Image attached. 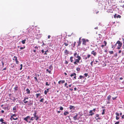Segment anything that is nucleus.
<instances>
[{
	"label": "nucleus",
	"instance_id": "1",
	"mask_svg": "<svg viewBox=\"0 0 124 124\" xmlns=\"http://www.w3.org/2000/svg\"><path fill=\"white\" fill-rule=\"evenodd\" d=\"M29 98L27 97H24V99L23 100V102L24 103L26 104L28 103V105H31L33 104V101L31 100H30L28 102L27 100Z\"/></svg>",
	"mask_w": 124,
	"mask_h": 124
},
{
	"label": "nucleus",
	"instance_id": "2",
	"mask_svg": "<svg viewBox=\"0 0 124 124\" xmlns=\"http://www.w3.org/2000/svg\"><path fill=\"white\" fill-rule=\"evenodd\" d=\"M34 113L33 114V115L34 116V117L36 118L35 120H37L39 118L38 116H37V111H36L34 110Z\"/></svg>",
	"mask_w": 124,
	"mask_h": 124
},
{
	"label": "nucleus",
	"instance_id": "3",
	"mask_svg": "<svg viewBox=\"0 0 124 124\" xmlns=\"http://www.w3.org/2000/svg\"><path fill=\"white\" fill-rule=\"evenodd\" d=\"M30 119V117L29 116H28L24 118L23 120L26 121L27 122H28L29 123H31V121H29L28 119Z\"/></svg>",
	"mask_w": 124,
	"mask_h": 124
},
{
	"label": "nucleus",
	"instance_id": "4",
	"mask_svg": "<svg viewBox=\"0 0 124 124\" xmlns=\"http://www.w3.org/2000/svg\"><path fill=\"white\" fill-rule=\"evenodd\" d=\"M69 42L68 40H65L63 45H64L66 46H67L69 45Z\"/></svg>",
	"mask_w": 124,
	"mask_h": 124
},
{
	"label": "nucleus",
	"instance_id": "5",
	"mask_svg": "<svg viewBox=\"0 0 124 124\" xmlns=\"http://www.w3.org/2000/svg\"><path fill=\"white\" fill-rule=\"evenodd\" d=\"M76 74L75 73H72V74H71V75H70V76L71 77H72L73 76H74L73 79V80L75 79H76Z\"/></svg>",
	"mask_w": 124,
	"mask_h": 124
},
{
	"label": "nucleus",
	"instance_id": "6",
	"mask_svg": "<svg viewBox=\"0 0 124 124\" xmlns=\"http://www.w3.org/2000/svg\"><path fill=\"white\" fill-rule=\"evenodd\" d=\"M13 60H15L16 62V64H18L19 63V62L18 61L17 58L15 56H14L13 59Z\"/></svg>",
	"mask_w": 124,
	"mask_h": 124
},
{
	"label": "nucleus",
	"instance_id": "7",
	"mask_svg": "<svg viewBox=\"0 0 124 124\" xmlns=\"http://www.w3.org/2000/svg\"><path fill=\"white\" fill-rule=\"evenodd\" d=\"M78 59H76L75 60V61L77 63H78L79 62V61L81 59V58L80 57L78 56L77 57Z\"/></svg>",
	"mask_w": 124,
	"mask_h": 124
},
{
	"label": "nucleus",
	"instance_id": "8",
	"mask_svg": "<svg viewBox=\"0 0 124 124\" xmlns=\"http://www.w3.org/2000/svg\"><path fill=\"white\" fill-rule=\"evenodd\" d=\"M89 113L90 114H89L88 115L89 116H92L94 114V113L93 112V110H90L89 111Z\"/></svg>",
	"mask_w": 124,
	"mask_h": 124
},
{
	"label": "nucleus",
	"instance_id": "9",
	"mask_svg": "<svg viewBox=\"0 0 124 124\" xmlns=\"http://www.w3.org/2000/svg\"><path fill=\"white\" fill-rule=\"evenodd\" d=\"M9 99L12 100L13 101H16V99L13 96H9Z\"/></svg>",
	"mask_w": 124,
	"mask_h": 124
},
{
	"label": "nucleus",
	"instance_id": "10",
	"mask_svg": "<svg viewBox=\"0 0 124 124\" xmlns=\"http://www.w3.org/2000/svg\"><path fill=\"white\" fill-rule=\"evenodd\" d=\"M82 44L84 45H86V42L85 41V39H82Z\"/></svg>",
	"mask_w": 124,
	"mask_h": 124
},
{
	"label": "nucleus",
	"instance_id": "11",
	"mask_svg": "<svg viewBox=\"0 0 124 124\" xmlns=\"http://www.w3.org/2000/svg\"><path fill=\"white\" fill-rule=\"evenodd\" d=\"M114 17L115 18H120L121 17V16L119 15H117L116 14H115L114 16Z\"/></svg>",
	"mask_w": 124,
	"mask_h": 124
},
{
	"label": "nucleus",
	"instance_id": "12",
	"mask_svg": "<svg viewBox=\"0 0 124 124\" xmlns=\"http://www.w3.org/2000/svg\"><path fill=\"white\" fill-rule=\"evenodd\" d=\"M116 44H118L119 46L120 47H121L122 44V43L119 40L117 41L116 42Z\"/></svg>",
	"mask_w": 124,
	"mask_h": 124
},
{
	"label": "nucleus",
	"instance_id": "13",
	"mask_svg": "<svg viewBox=\"0 0 124 124\" xmlns=\"http://www.w3.org/2000/svg\"><path fill=\"white\" fill-rule=\"evenodd\" d=\"M91 54L94 56H95L97 54L96 52L94 50H93L92 51Z\"/></svg>",
	"mask_w": 124,
	"mask_h": 124
},
{
	"label": "nucleus",
	"instance_id": "14",
	"mask_svg": "<svg viewBox=\"0 0 124 124\" xmlns=\"http://www.w3.org/2000/svg\"><path fill=\"white\" fill-rule=\"evenodd\" d=\"M65 82L64 80H61L59 81L58 82V84H63Z\"/></svg>",
	"mask_w": 124,
	"mask_h": 124
},
{
	"label": "nucleus",
	"instance_id": "15",
	"mask_svg": "<svg viewBox=\"0 0 124 124\" xmlns=\"http://www.w3.org/2000/svg\"><path fill=\"white\" fill-rule=\"evenodd\" d=\"M74 57L77 58V57L79 56L78 55V54H77V52H75V53L74 54Z\"/></svg>",
	"mask_w": 124,
	"mask_h": 124
},
{
	"label": "nucleus",
	"instance_id": "16",
	"mask_svg": "<svg viewBox=\"0 0 124 124\" xmlns=\"http://www.w3.org/2000/svg\"><path fill=\"white\" fill-rule=\"evenodd\" d=\"M27 29L29 33H30L33 30L32 28H29Z\"/></svg>",
	"mask_w": 124,
	"mask_h": 124
},
{
	"label": "nucleus",
	"instance_id": "17",
	"mask_svg": "<svg viewBox=\"0 0 124 124\" xmlns=\"http://www.w3.org/2000/svg\"><path fill=\"white\" fill-rule=\"evenodd\" d=\"M14 91H16L18 90V87L17 85H16V86L14 88Z\"/></svg>",
	"mask_w": 124,
	"mask_h": 124
},
{
	"label": "nucleus",
	"instance_id": "18",
	"mask_svg": "<svg viewBox=\"0 0 124 124\" xmlns=\"http://www.w3.org/2000/svg\"><path fill=\"white\" fill-rule=\"evenodd\" d=\"M69 52L66 49L65 50L64 53L65 54L67 55L69 54Z\"/></svg>",
	"mask_w": 124,
	"mask_h": 124
},
{
	"label": "nucleus",
	"instance_id": "19",
	"mask_svg": "<svg viewBox=\"0 0 124 124\" xmlns=\"http://www.w3.org/2000/svg\"><path fill=\"white\" fill-rule=\"evenodd\" d=\"M49 88H47L46 89V90H45L44 91V93L46 95L47 94V93L49 92Z\"/></svg>",
	"mask_w": 124,
	"mask_h": 124
},
{
	"label": "nucleus",
	"instance_id": "20",
	"mask_svg": "<svg viewBox=\"0 0 124 124\" xmlns=\"http://www.w3.org/2000/svg\"><path fill=\"white\" fill-rule=\"evenodd\" d=\"M78 116V114H76V115L73 117V118L74 120H76L77 119V117Z\"/></svg>",
	"mask_w": 124,
	"mask_h": 124
},
{
	"label": "nucleus",
	"instance_id": "21",
	"mask_svg": "<svg viewBox=\"0 0 124 124\" xmlns=\"http://www.w3.org/2000/svg\"><path fill=\"white\" fill-rule=\"evenodd\" d=\"M84 77L82 75H80L79 77L78 78V79H84Z\"/></svg>",
	"mask_w": 124,
	"mask_h": 124
},
{
	"label": "nucleus",
	"instance_id": "22",
	"mask_svg": "<svg viewBox=\"0 0 124 124\" xmlns=\"http://www.w3.org/2000/svg\"><path fill=\"white\" fill-rule=\"evenodd\" d=\"M111 96L110 95H109L107 97V99L108 101H110V100L111 98Z\"/></svg>",
	"mask_w": 124,
	"mask_h": 124
},
{
	"label": "nucleus",
	"instance_id": "23",
	"mask_svg": "<svg viewBox=\"0 0 124 124\" xmlns=\"http://www.w3.org/2000/svg\"><path fill=\"white\" fill-rule=\"evenodd\" d=\"M13 112L15 113L16 111V106L14 107L13 108Z\"/></svg>",
	"mask_w": 124,
	"mask_h": 124
},
{
	"label": "nucleus",
	"instance_id": "24",
	"mask_svg": "<svg viewBox=\"0 0 124 124\" xmlns=\"http://www.w3.org/2000/svg\"><path fill=\"white\" fill-rule=\"evenodd\" d=\"M26 91L27 94H29L30 93V91L28 88L26 89Z\"/></svg>",
	"mask_w": 124,
	"mask_h": 124
},
{
	"label": "nucleus",
	"instance_id": "25",
	"mask_svg": "<svg viewBox=\"0 0 124 124\" xmlns=\"http://www.w3.org/2000/svg\"><path fill=\"white\" fill-rule=\"evenodd\" d=\"M78 46H79L80 44H81V41H78Z\"/></svg>",
	"mask_w": 124,
	"mask_h": 124
},
{
	"label": "nucleus",
	"instance_id": "26",
	"mask_svg": "<svg viewBox=\"0 0 124 124\" xmlns=\"http://www.w3.org/2000/svg\"><path fill=\"white\" fill-rule=\"evenodd\" d=\"M69 114V112L67 111H65L64 113V115L65 116L67 115V114Z\"/></svg>",
	"mask_w": 124,
	"mask_h": 124
},
{
	"label": "nucleus",
	"instance_id": "27",
	"mask_svg": "<svg viewBox=\"0 0 124 124\" xmlns=\"http://www.w3.org/2000/svg\"><path fill=\"white\" fill-rule=\"evenodd\" d=\"M26 41V39H24L23 40H22L21 41V42L23 44H24L25 43V42Z\"/></svg>",
	"mask_w": 124,
	"mask_h": 124
},
{
	"label": "nucleus",
	"instance_id": "28",
	"mask_svg": "<svg viewBox=\"0 0 124 124\" xmlns=\"http://www.w3.org/2000/svg\"><path fill=\"white\" fill-rule=\"evenodd\" d=\"M44 99L43 98H41V99L39 100V102H43Z\"/></svg>",
	"mask_w": 124,
	"mask_h": 124
},
{
	"label": "nucleus",
	"instance_id": "29",
	"mask_svg": "<svg viewBox=\"0 0 124 124\" xmlns=\"http://www.w3.org/2000/svg\"><path fill=\"white\" fill-rule=\"evenodd\" d=\"M73 57L72 56H71V57H70V62H73Z\"/></svg>",
	"mask_w": 124,
	"mask_h": 124
},
{
	"label": "nucleus",
	"instance_id": "30",
	"mask_svg": "<svg viewBox=\"0 0 124 124\" xmlns=\"http://www.w3.org/2000/svg\"><path fill=\"white\" fill-rule=\"evenodd\" d=\"M67 83H66L64 84V86L66 87L67 88H68V86H67Z\"/></svg>",
	"mask_w": 124,
	"mask_h": 124
},
{
	"label": "nucleus",
	"instance_id": "31",
	"mask_svg": "<svg viewBox=\"0 0 124 124\" xmlns=\"http://www.w3.org/2000/svg\"><path fill=\"white\" fill-rule=\"evenodd\" d=\"M40 95V93H37L36 94V98H38V97Z\"/></svg>",
	"mask_w": 124,
	"mask_h": 124
},
{
	"label": "nucleus",
	"instance_id": "32",
	"mask_svg": "<svg viewBox=\"0 0 124 124\" xmlns=\"http://www.w3.org/2000/svg\"><path fill=\"white\" fill-rule=\"evenodd\" d=\"M109 53L110 54H112L114 53V52L113 51H109Z\"/></svg>",
	"mask_w": 124,
	"mask_h": 124
},
{
	"label": "nucleus",
	"instance_id": "33",
	"mask_svg": "<svg viewBox=\"0 0 124 124\" xmlns=\"http://www.w3.org/2000/svg\"><path fill=\"white\" fill-rule=\"evenodd\" d=\"M74 108V107L73 106L70 105V109H72L73 108Z\"/></svg>",
	"mask_w": 124,
	"mask_h": 124
},
{
	"label": "nucleus",
	"instance_id": "34",
	"mask_svg": "<svg viewBox=\"0 0 124 124\" xmlns=\"http://www.w3.org/2000/svg\"><path fill=\"white\" fill-rule=\"evenodd\" d=\"M4 120L2 118H1L0 119V122H1V123L4 122Z\"/></svg>",
	"mask_w": 124,
	"mask_h": 124
},
{
	"label": "nucleus",
	"instance_id": "35",
	"mask_svg": "<svg viewBox=\"0 0 124 124\" xmlns=\"http://www.w3.org/2000/svg\"><path fill=\"white\" fill-rule=\"evenodd\" d=\"M105 109H104L102 110V115H103L104 114H105Z\"/></svg>",
	"mask_w": 124,
	"mask_h": 124
},
{
	"label": "nucleus",
	"instance_id": "36",
	"mask_svg": "<svg viewBox=\"0 0 124 124\" xmlns=\"http://www.w3.org/2000/svg\"><path fill=\"white\" fill-rule=\"evenodd\" d=\"M91 55L90 54H88L87 55V57L88 59L91 56Z\"/></svg>",
	"mask_w": 124,
	"mask_h": 124
},
{
	"label": "nucleus",
	"instance_id": "37",
	"mask_svg": "<svg viewBox=\"0 0 124 124\" xmlns=\"http://www.w3.org/2000/svg\"><path fill=\"white\" fill-rule=\"evenodd\" d=\"M34 117H32L31 118H30V120L33 121L34 120Z\"/></svg>",
	"mask_w": 124,
	"mask_h": 124
},
{
	"label": "nucleus",
	"instance_id": "38",
	"mask_svg": "<svg viewBox=\"0 0 124 124\" xmlns=\"http://www.w3.org/2000/svg\"><path fill=\"white\" fill-rule=\"evenodd\" d=\"M103 42L105 44L104 46H106L107 44V42L106 41L104 40V41Z\"/></svg>",
	"mask_w": 124,
	"mask_h": 124
},
{
	"label": "nucleus",
	"instance_id": "39",
	"mask_svg": "<svg viewBox=\"0 0 124 124\" xmlns=\"http://www.w3.org/2000/svg\"><path fill=\"white\" fill-rule=\"evenodd\" d=\"M63 108L61 106L60 107V109L61 110H63Z\"/></svg>",
	"mask_w": 124,
	"mask_h": 124
},
{
	"label": "nucleus",
	"instance_id": "40",
	"mask_svg": "<svg viewBox=\"0 0 124 124\" xmlns=\"http://www.w3.org/2000/svg\"><path fill=\"white\" fill-rule=\"evenodd\" d=\"M25 46H24L23 47H21L20 48V49L21 50L23 49H24V48H25Z\"/></svg>",
	"mask_w": 124,
	"mask_h": 124
},
{
	"label": "nucleus",
	"instance_id": "41",
	"mask_svg": "<svg viewBox=\"0 0 124 124\" xmlns=\"http://www.w3.org/2000/svg\"><path fill=\"white\" fill-rule=\"evenodd\" d=\"M76 70L78 71H79L80 70V69L79 68H76Z\"/></svg>",
	"mask_w": 124,
	"mask_h": 124
},
{
	"label": "nucleus",
	"instance_id": "42",
	"mask_svg": "<svg viewBox=\"0 0 124 124\" xmlns=\"http://www.w3.org/2000/svg\"><path fill=\"white\" fill-rule=\"evenodd\" d=\"M116 114V116H119V113H118L117 112L116 113H115Z\"/></svg>",
	"mask_w": 124,
	"mask_h": 124
},
{
	"label": "nucleus",
	"instance_id": "43",
	"mask_svg": "<svg viewBox=\"0 0 124 124\" xmlns=\"http://www.w3.org/2000/svg\"><path fill=\"white\" fill-rule=\"evenodd\" d=\"M50 84H48V82H46V85L49 86Z\"/></svg>",
	"mask_w": 124,
	"mask_h": 124
},
{
	"label": "nucleus",
	"instance_id": "44",
	"mask_svg": "<svg viewBox=\"0 0 124 124\" xmlns=\"http://www.w3.org/2000/svg\"><path fill=\"white\" fill-rule=\"evenodd\" d=\"M1 62L2 63V67H3L4 66V63L2 61H1Z\"/></svg>",
	"mask_w": 124,
	"mask_h": 124
},
{
	"label": "nucleus",
	"instance_id": "45",
	"mask_svg": "<svg viewBox=\"0 0 124 124\" xmlns=\"http://www.w3.org/2000/svg\"><path fill=\"white\" fill-rule=\"evenodd\" d=\"M116 46L115 45H112V48H113L114 49L115 47Z\"/></svg>",
	"mask_w": 124,
	"mask_h": 124
},
{
	"label": "nucleus",
	"instance_id": "46",
	"mask_svg": "<svg viewBox=\"0 0 124 124\" xmlns=\"http://www.w3.org/2000/svg\"><path fill=\"white\" fill-rule=\"evenodd\" d=\"M88 74L87 73H85V74H84V75L85 76V77H87V76H88Z\"/></svg>",
	"mask_w": 124,
	"mask_h": 124
},
{
	"label": "nucleus",
	"instance_id": "47",
	"mask_svg": "<svg viewBox=\"0 0 124 124\" xmlns=\"http://www.w3.org/2000/svg\"><path fill=\"white\" fill-rule=\"evenodd\" d=\"M34 78L35 80V81H38V79H37V78L36 77H34Z\"/></svg>",
	"mask_w": 124,
	"mask_h": 124
},
{
	"label": "nucleus",
	"instance_id": "48",
	"mask_svg": "<svg viewBox=\"0 0 124 124\" xmlns=\"http://www.w3.org/2000/svg\"><path fill=\"white\" fill-rule=\"evenodd\" d=\"M12 118L14 120H17L18 119V118L17 117H16V118H15L14 117H13Z\"/></svg>",
	"mask_w": 124,
	"mask_h": 124
},
{
	"label": "nucleus",
	"instance_id": "49",
	"mask_svg": "<svg viewBox=\"0 0 124 124\" xmlns=\"http://www.w3.org/2000/svg\"><path fill=\"white\" fill-rule=\"evenodd\" d=\"M48 51V50H47L46 51H45V53L44 54V55L47 54L46 53V52H47Z\"/></svg>",
	"mask_w": 124,
	"mask_h": 124
},
{
	"label": "nucleus",
	"instance_id": "50",
	"mask_svg": "<svg viewBox=\"0 0 124 124\" xmlns=\"http://www.w3.org/2000/svg\"><path fill=\"white\" fill-rule=\"evenodd\" d=\"M93 61L91 62L90 63V64L92 66H93Z\"/></svg>",
	"mask_w": 124,
	"mask_h": 124
},
{
	"label": "nucleus",
	"instance_id": "51",
	"mask_svg": "<svg viewBox=\"0 0 124 124\" xmlns=\"http://www.w3.org/2000/svg\"><path fill=\"white\" fill-rule=\"evenodd\" d=\"M7 124V122H4L1 123V124Z\"/></svg>",
	"mask_w": 124,
	"mask_h": 124
},
{
	"label": "nucleus",
	"instance_id": "52",
	"mask_svg": "<svg viewBox=\"0 0 124 124\" xmlns=\"http://www.w3.org/2000/svg\"><path fill=\"white\" fill-rule=\"evenodd\" d=\"M116 98H117L116 97H113L112 98V99L113 100H115L116 99Z\"/></svg>",
	"mask_w": 124,
	"mask_h": 124
},
{
	"label": "nucleus",
	"instance_id": "53",
	"mask_svg": "<svg viewBox=\"0 0 124 124\" xmlns=\"http://www.w3.org/2000/svg\"><path fill=\"white\" fill-rule=\"evenodd\" d=\"M76 44V42L75 41L74 42V44H73V47H74V46H75Z\"/></svg>",
	"mask_w": 124,
	"mask_h": 124
},
{
	"label": "nucleus",
	"instance_id": "54",
	"mask_svg": "<svg viewBox=\"0 0 124 124\" xmlns=\"http://www.w3.org/2000/svg\"><path fill=\"white\" fill-rule=\"evenodd\" d=\"M116 119L117 120H118L119 119V118L118 117V116H116Z\"/></svg>",
	"mask_w": 124,
	"mask_h": 124
},
{
	"label": "nucleus",
	"instance_id": "55",
	"mask_svg": "<svg viewBox=\"0 0 124 124\" xmlns=\"http://www.w3.org/2000/svg\"><path fill=\"white\" fill-rule=\"evenodd\" d=\"M119 121H117L116 122L115 124H119Z\"/></svg>",
	"mask_w": 124,
	"mask_h": 124
},
{
	"label": "nucleus",
	"instance_id": "56",
	"mask_svg": "<svg viewBox=\"0 0 124 124\" xmlns=\"http://www.w3.org/2000/svg\"><path fill=\"white\" fill-rule=\"evenodd\" d=\"M74 63L75 64L78 65V63H77L75 61L74 62Z\"/></svg>",
	"mask_w": 124,
	"mask_h": 124
},
{
	"label": "nucleus",
	"instance_id": "57",
	"mask_svg": "<svg viewBox=\"0 0 124 124\" xmlns=\"http://www.w3.org/2000/svg\"><path fill=\"white\" fill-rule=\"evenodd\" d=\"M96 117H99V114H97L96 115Z\"/></svg>",
	"mask_w": 124,
	"mask_h": 124
},
{
	"label": "nucleus",
	"instance_id": "58",
	"mask_svg": "<svg viewBox=\"0 0 124 124\" xmlns=\"http://www.w3.org/2000/svg\"><path fill=\"white\" fill-rule=\"evenodd\" d=\"M98 35L99 36H100L99 37L100 38H101L102 37V35L100 34H98Z\"/></svg>",
	"mask_w": 124,
	"mask_h": 124
},
{
	"label": "nucleus",
	"instance_id": "59",
	"mask_svg": "<svg viewBox=\"0 0 124 124\" xmlns=\"http://www.w3.org/2000/svg\"><path fill=\"white\" fill-rule=\"evenodd\" d=\"M101 119L100 117H98V118H97L96 119V120H97V121H98V120H100Z\"/></svg>",
	"mask_w": 124,
	"mask_h": 124
},
{
	"label": "nucleus",
	"instance_id": "60",
	"mask_svg": "<svg viewBox=\"0 0 124 124\" xmlns=\"http://www.w3.org/2000/svg\"><path fill=\"white\" fill-rule=\"evenodd\" d=\"M93 110V111L94 112L96 111V109L95 108H93V110Z\"/></svg>",
	"mask_w": 124,
	"mask_h": 124
},
{
	"label": "nucleus",
	"instance_id": "61",
	"mask_svg": "<svg viewBox=\"0 0 124 124\" xmlns=\"http://www.w3.org/2000/svg\"><path fill=\"white\" fill-rule=\"evenodd\" d=\"M7 70V68L5 67L2 70V71H3L4 70Z\"/></svg>",
	"mask_w": 124,
	"mask_h": 124
},
{
	"label": "nucleus",
	"instance_id": "62",
	"mask_svg": "<svg viewBox=\"0 0 124 124\" xmlns=\"http://www.w3.org/2000/svg\"><path fill=\"white\" fill-rule=\"evenodd\" d=\"M65 63L66 64H67L68 63V61H67L66 60L65 61Z\"/></svg>",
	"mask_w": 124,
	"mask_h": 124
},
{
	"label": "nucleus",
	"instance_id": "63",
	"mask_svg": "<svg viewBox=\"0 0 124 124\" xmlns=\"http://www.w3.org/2000/svg\"><path fill=\"white\" fill-rule=\"evenodd\" d=\"M6 108L8 110L9 109V107L8 106H7L6 107Z\"/></svg>",
	"mask_w": 124,
	"mask_h": 124
},
{
	"label": "nucleus",
	"instance_id": "64",
	"mask_svg": "<svg viewBox=\"0 0 124 124\" xmlns=\"http://www.w3.org/2000/svg\"><path fill=\"white\" fill-rule=\"evenodd\" d=\"M122 119H124V115H123L122 116Z\"/></svg>",
	"mask_w": 124,
	"mask_h": 124
}]
</instances>
